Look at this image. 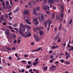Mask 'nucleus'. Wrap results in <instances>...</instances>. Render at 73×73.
Instances as JSON below:
<instances>
[{"instance_id": "nucleus-1", "label": "nucleus", "mask_w": 73, "mask_h": 73, "mask_svg": "<svg viewBox=\"0 0 73 73\" xmlns=\"http://www.w3.org/2000/svg\"><path fill=\"white\" fill-rule=\"evenodd\" d=\"M70 40H69V43L67 44V48H69L68 49L69 50H70V51H71V50H73V46H70Z\"/></svg>"}, {"instance_id": "nucleus-2", "label": "nucleus", "mask_w": 73, "mask_h": 73, "mask_svg": "<svg viewBox=\"0 0 73 73\" xmlns=\"http://www.w3.org/2000/svg\"><path fill=\"white\" fill-rule=\"evenodd\" d=\"M44 14H41V19H40V21L42 22V21H43L44 20Z\"/></svg>"}, {"instance_id": "nucleus-3", "label": "nucleus", "mask_w": 73, "mask_h": 73, "mask_svg": "<svg viewBox=\"0 0 73 73\" xmlns=\"http://www.w3.org/2000/svg\"><path fill=\"white\" fill-rule=\"evenodd\" d=\"M47 23L48 24V25L50 26L51 24H52V21L50 19H48L47 20Z\"/></svg>"}, {"instance_id": "nucleus-4", "label": "nucleus", "mask_w": 73, "mask_h": 73, "mask_svg": "<svg viewBox=\"0 0 73 73\" xmlns=\"http://www.w3.org/2000/svg\"><path fill=\"white\" fill-rule=\"evenodd\" d=\"M29 13V10H26L24 12V14H25V15H27Z\"/></svg>"}, {"instance_id": "nucleus-5", "label": "nucleus", "mask_w": 73, "mask_h": 73, "mask_svg": "<svg viewBox=\"0 0 73 73\" xmlns=\"http://www.w3.org/2000/svg\"><path fill=\"white\" fill-rule=\"evenodd\" d=\"M6 32L5 34L6 35L8 36V35H10V33H9V30H6Z\"/></svg>"}, {"instance_id": "nucleus-6", "label": "nucleus", "mask_w": 73, "mask_h": 73, "mask_svg": "<svg viewBox=\"0 0 73 73\" xmlns=\"http://www.w3.org/2000/svg\"><path fill=\"white\" fill-rule=\"evenodd\" d=\"M59 37L60 36H59V35H57L55 36L54 40L55 41H56L59 38Z\"/></svg>"}, {"instance_id": "nucleus-7", "label": "nucleus", "mask_w": 73, "mask_h": 73, "mask_svg": "<svg viewBox=\"0 0 73 73\" xmlns=\"http://www.w3.org/2000/svg\"><path fill=\"white\" fill-rule=\"evenodd\" d=\"M31 36V33H30L29 34H27L25 36V38H27V37H28Z\"/></svg>"}, {"instance_id": "nucleus-8", "label": "nucleus", "mask_w": 73, "mask_h": 73, "mask_svg": "<svg viewBox=\"0 0 73 73\" xmlns=\"http://www.w3.org/2000/svg\"><path fill=\"white\" fill-rule=\"evenodd\" d=\"M48 2L49 4H53L54 3V1L53 0H48Z\"/></svg>"}, {"instance_id": "nucleus-9", "label": "nucleus", "mask_w": 73, "mask_h": 73, "mask_svg": "<svg viewBox=\"0 0 73 73\" xmlns=\"http://www.w3.org/2000/svg\"><path fill=\"white\" fill-rule=\"evenodd\" d=\"M19 11V7H18L16 9V10H15L13 12H14V13H16L17 12H18V11Z\"/></svg>"}, {"instance_id": "nucleus-10", "label": "nucleus", "mask_w": 73, "mask_h": 73, "mask_svg": "<svg viewBox=\"0 0 73 73\" xmlns=\"http://www.w3.org/2000/svg\"><path fill=\"white\" fill-rule=\"evenodd\" d=\"M55 19L57 20H60V16L58 15L56 16Z\"/></svg>"}, {"instance_id": "nucleus-11", "label": "nucleus", "mask_w": 73, "mask_h": 73, "mask_svg": "<svg viewBox=\"0 0 73 73\" xmlns=\"http://www.w3.org/2000/svg\"><path fill=\"white\" fill-rule=\"evenodd\" d=\"M39 63V62H36V63H35V62H33V65H34V66H36Z\"/></svg>"}, {"instance_id": "nucleus-12", "label": "nucleus", "mask_w": 73, "mask_h": 73, "mask_svg": "<svg viewBox=\"0 0 73 73\" xmlns=\"http://www.w3.org/2000/svg\"><path fill=\"white\" fill-rule=\"evenodd\" d=\"M25 21V22H27V24H29L30 22V21H29V19H27Z\"/></svg>"}, {"instance_id": "nucleus-13", "label": "nucleus", "mask_w": 73, "mask_h": 73, "mask_svg": "<svg viewBox=\"0 0 73 73\" xmlns=\"http://www.w3.org/2000/svg\"><path fill=\"white\" fill-rule=\"evenodd\" d=\"M43 27H38L37 28V29L38 31H40V30H41V29H42Z\"/></svg>"}, {"instance_id": "nucleus-14", "label": "nucleus", "mask_w": 73, "mask_h": 73, "mask_svg": "<svg viewBox=\"0 0 73 73\" xmlns=\"http://www.w3.org/2000/svg\"><path fill=\"white\" fill-rule=\"evenodd\" d=\"M44 34V32L43 31H40L39 32V35L40 36H42Z\"/></svg>"}, {"instance_id": "nucleus-15", "label": "nucleus", "mask_w": 73, "mask_h": 73, "mask_svg": "<svg viewBox=\"0 0 73 73\" xmlns=\"http://www.w3.org/2000/svg\"><path fill=\"white\" fill-rule=\"evenodd\" d=\"M33 14L34 15H36V16H37V13H36V9H35L34 10V12L33 13Z\"/></svg>"}, {"instance_id": "nucleus-16", "label": "nucleus", "mask_w": 73, "mask_h": 73, "mask_svg": "<svg viewBox=\"0 0 73 73\" xmlns=\"http://www.w3.org/2000/svg\"><path fill=\"white\" fill-rule=\"evenodd\" d=\"M44 25L45 27H47V22L46 21H45L44 22Z\"/></svg>"}, {"instance_id": "nucleus-17", "label": "nucleus", "mask_w": 73, "mask_h": 73, "mask_svg": "<svg viewBox=\"0 0 73 73\" xmlns=\"http://www.w3.org/2000/svg\"><path fill=\"white\" fill-rule=\"evenodd\" d=\"M54 17H55V14L54 13H52V19H54Z\"/></svg>"}, {"instance_id": "nucleus-18", "label": "nucleus", "mask_w": 73, "mask_h": 73, "mask_svg": "<svg viewBox=\"0 0 73 73\" xmlns=\"http://www.w3.org/2000/svg\"><path fill=\"white\" fill-rule=\"evenodd\" d=\"M64 16V13H60V17L61 18H63V16Z\"/></svg>"}, {"instance_id": "nucleus-19", "label": "nucleus", "mask_w": 73, "mask_h": 73, "mask_svg": "<svg viewBox=\"0 0 73 73\" xmlns=\"http://www.w3.org/2000/svg\"><path fill=\"white\" fill-rule=\"evenodd\" d=\"M6 5L7 6H8V5H9V2L8 1H6Z\"/></svg>"}, {"instance_id": "nucleus-20", "label": "nucleus", "mask_w": 73, "mask_h": 73, "mask_svg": "<svg viewBox=\"0 0 73 73\" xmlns=\"http://www.w3.org/2000/svg\"><path fill=\"white\" fill-rule=\"evenodd\" d=\"M33 21H35V22H36V21H38V19H37V18H35L34 19H33Z\"/></svg>"}, {"instance_id": "nucleus-21", "label": "nucleus", "mask_w": 73, "mask_h": 73, "mask_svg": "<svg viewBox=\"0 0 73 73\" xmlns=\"http://www.w3.org/2000/svg\"><path fill=\"white\" fill-rule=\"evenodd\" d=\"M4 18V15H2L0 18V19L1 20H3V18Z\"/></svg>"}, {"instance_id": "nucleus-22", "label": "nucleus", "mask_w": 73, "mask_h": 73, "mask_svg": "<svg viewBox=\"0 0 73 73\" xmlns=\"http://www.w3.org/2000/svg\"><path fill=\"white\" fill-rule=\"evenodd\" d=\"M62 26V24H60V26H59L58 29L59 30H60L61 29V27Z\"/></svg>"}, {"instance_id": "nucleus-23", "label": "nucleus", "mask_w": 73, "mask_h": 73, "mask_svg": "<svg viewBox=\"0 0 73 73\" xmlns=\"http://www.w3.org/2000/svg\"><path fill=\"white\" fill-rule=\"evenodd\" d=\"M34 37L35 38V39L36 38H38V36L35 35H34Z\"/></svg>"}, {"instance_id": "nucleus-24", "label": "nucleus", "mask_w": 73, "mask_h": 73, "mask_svg": "<svg viewBox=\"0 0 73 73\" xmlns=\"http://www.w3.org/2000/svg\"><path fill=\"white\" fill-rule=\"evenodd\" d=\"M34 23H35V25H38V21H36L35 22H33Z\"/></svg>"}, {"instance_id": "nucleus-25", "label": "nucleus", "mask_w": 73, "mask_h": 73, "mask_svg": "<svg viewBox=\"0 0 73 73\" xmlns=\"http://www.w3.org/2000/svg\"><path fill=\"white\" fill-rule=\"evenodd\" d=\"M18 24L17 23H15L13 25V27L15 28V27H16L17 26Z\"/></svg>"}, {"instance_id": "nucleus-26", "label": "nucleus", "mask_w": 73, "mask_h": 73, "mask_svg": "<svg viewBox=\"0 0 73 73\" xmlns=\"http://www.w3.org/2000/svg\"><path fill=\"white\" fill-rule=\"evenodd\" d=\"M43 9L45 11H46L47 10V9L46 8V6H45L44 7H43Z\"/></svg>"}, {"instance_id": "nucleus-27", "label": "nucleus", "mask_w": 73, "mask_h": 73, "mask_svg": "<svg viewBox=\"0 0 73 73\" xmlns=\"http://www.w3.org/2000/svg\"><path fill=\"white\" fill-rule=\"evenodd\" d=\"M8 27L9 28V29L11 30V29H13V28H12V27H11V26H8Z\"/></svg>"}, {"instance_id": "nucleus-28", "label": "nucleus", "mask_w": 73, "mask_h": 73, "mask_svg": "<svg viewBox=\"0 0 73 73\" xmlns=\"http://www.w3.org/2000/svg\"><path fill=\"white\" fill-rule=\"evenodd\" d=\"M21 62H22L23 64H24V63L25 64H26V61L25 60H22L21 61Z\"/></svg>"}, {"instance_id": "nucleus-29", "label": "nucleus", "mask_w": 73, "mask_h": 73, "mask_svg": "<svg viewBox=\"0 0 73 73\" xmlns=\"http://www.w3.org/2000/svg\"><path fill=\"white\" fill-rule=\"evenodd\" d=\"M36 11H39L40 10V7L39 6H38L36 8Z\"/></svg>"}, {"instance_id": "nucleus-30", "label": "nucleus", "mask_w": 73, "mask_h": 73, "mask_svg": "<svg viewBox=\"0 0 73 73\" xmlns=\"http://www.w3.org/2000/svg\"><path fill=\"white\" fill-rule=\"evenodd\" d=\"M11 7H12L11 6H9L7 7V8L8 9H9L11 8Z\"/></svg>"}, {"instance_id": "nucleus-31", "label": "nucleus", "mask_w": 73, "mask_h": 73, "mask_svg": "<svg viewBox=\"0 0 73 73\" xmlns=\"http://www.w3.org/2000/svg\"><path fill=\"white\" fill-rule=\"evenodd\" d=\"M66 64H70V62H68L67 61V60H66Z\"/></svg>"}, {"instance_id": "nucleus-32", "label": "nucleus", "mask_w": 73, "mask_h": 73, "mask_svg": "<svg viewBox=\"0 0 73 73\" xmlns=\"http://www.w3.org/2000/svg\"><path fill=\"white\" fill-rule=\"evenodd\" d=\"M6 49L7 50H9V51H10V50H11V48H9V47H7L6 48Z\"/></svg>"}, {"instance_id": "nucleus-33", "label": "nucleus", "mask_w": 73, "mask_h": 73, "mask_svg": "<svg viewBox=\"0 0 73 73\" xmlns=\"http://www.w3.org/2000/svg\"><path fill=\"white\" fill-rule=\"evenodd\" d=\"M27 68L28 69L30 68H31V65L29 64V65H27Z\"/></svg>"}, {"instance_id": "nucleus-34", "label": "nucleus", "mask_w": 73, "mask_h": 73, "mask_svg": "<svg viewBox=\"0 0 73 73\" xmlns=\"http://www.w3.org/2000/svg\"><path fill=\"white\" fill-rule=\"evenodd\" d=\"M46 7L48 9H49V5H46Z\"/></svg>"}, {"instance_id": "nucleus-35", "label": "nucleus", "mask_w": 73, "mask_h": 73, "mask_svg": "<svg viewBox=\"0 0 73 73\" xmlns=\"http://www.w3.org/2000/svg\"><path fill=\"white\" fill-rule=\"evenodd\" d=\"M59 20H60V23H61V22H62L63 21V19L62 18H60Z\"/></svg>"}, {"instance_id": "nucleus-36", "label": "nucleus", "mask_w": 73, "mask_h": 73, "mask_svg": "<svg viewBox=\"0 0 73 73\" xmlns=\"http://www.w3.org/2000/svg\"><path fill=\"white\" fill-rule=\"evenodd\" d=\"M55 48H56V46H52V49H54Z\"/></svg>"}, {"instance_id": "nucleus-37", "label": "nucleus", "mask_w": 73, "mask_h": 73, "mask_svg": "<svg viewBox=\"0 0 73 73\" xmlns=\"http://www.w3.org/2000/svg\"><path fill=\"white\" fill-rule=\"evenodd\" d=\"M35 40L36 41L38 42V41H39L40 40V39H38V38H36V39H35Z\"/></svg>"}, {"instance_id": "nucleus-38", "label": "nucleus", "mask_w": 73, "mask_h": 73, "mask_svg": "<svg viewBox=\"0 0 73 73\" xmlns=\"http://www.w3.org/2000/svg\"><path fill=\"white\" fill-rule=\"evenodd\" d=\"M22 26H23V23H21L20 24V28H22Z\"/></svg>"}, {"instance_id": "nucleus-39", "label": "nucleus", "mask_w": 73, "mask_h": 73, "mask_svg": "<svg viewBox=\"0 0 73 73\" xmlns=\"http://www.w3.org/2000/svg\"><path fill=\"white\" fill-rule=\"evenodd\" d=\"M51 68H54V69L56 68V67L55 66L52 65L51 66Z\"/></svg>"}, {"instance_id": "nucleus-40", "label": "nucleus", "mask_w": 73, "mask_h": 73, "mask_svg": "<svg viewBox=\"0 0 73 73\" xmlns=\"http://www.w3.org/2000/svg\"><path fill=\"white\" fill-rule=\"evenodd\" d=\"M18 44H19L20 42V39H18Z\"/></svg>"}, {"instance_id": "nucleus-41", "label": "nucleus", "mask_w": 73, "mask_h": 73, "mask_svg": "<svg viewBox=\"0 0 73 73\" xmlns=\"http://www.w3.org/2000/svg\"><path fill=\"white\" fill-rule=\"evenodd\" d=\"M9 60H11L12 58L11 56H9Z\"/></svg>"}, {"instance_id": "nucleus-42", "label": "nucleus", "mask_w": 73, "mask_h": 73, "mask_svg": "<svg viewBox=\"0 0 73 73\" xmlns=\"http://www.w3.org/2000/svg\"><path fill=\"white\" fill-rule=\"evenodd\" d=\"M61 42V38H59L58 39V42Z\"/></svg>"}, {"instance_id": "nucleus-43", "label": "nucleus", "mask_w": 73, "mask_h": 73, "mask_svg": "<svg viewBox=\"0 0 73 73\" xmlns=\"http://www.w3.org/2000/svg\"><path fill=\"white\" fill-rule=\"evenodd\" d=\"M54 59L53 58L50 61V63H52V62L53 61V60H54Z\"/></svg>"}, {"instance_id": "nucleus-44", "label": "nucleus", "mask_w": 73, "mask_h": 73, "mask_svg": "<svg viewBox=\"0 0 73 73\" xmlns=\"http://www.w3.org/2000/svg\"><path fill=\"white\" fill-rule=\"evenodd\" d=\"M13 38H15L16 37V36L15 35V34H13Z\"/></svg>"}, {"instance_id": "nucleus-45", "label": "nucleus", "mask_w": 73, "mask_h": 73, "mask_svg": "<svg viewBox=\"0 0 73 73\" xmlns=\"http://www.w3.org/2000/svg\"><path fill=\"white\" fill-rule=\"evenodd\" d=\"M50 26H49L48 25V27L47 28V31H49V29L50 28Z\"/></svg>"}, {"instance_id": "nucleus-46", "label": "nucleus", "mask_w": 73, "mask_h": 73, "mask_svg": "<svg viewBox=\"0 0 73 73\" xmlns=\"http://www.w3.org/2000/svg\"><path fill=\"white\" fill-rule=\"evenodd\" d=\"M56 7L55 6H54L52 7V8L53 9H54V10H56Z\"/></svg>"}, {"instance_id": "nucleus-47", "label": "nucleus", "mask_w": 73, "mask_h": 73, "mask_svg": "<svg viewBox=\"0 0 73 73\" xmlns=\"http://www.w3.org/2000/svg\"><path fill=\"white\" fill-rule=\"evenodd\" d=\"M47 69H48V67H46L44 69V70L46 71V70H47Z\"/></svg>"}, {"instance_id": "nucleus-48", "label": "nucleus", "mask_w": 73, "mask_h": 73, "mask_svg": "<svg viewBox=\"0 0 73 73\" xmlns=\"http://www.w3.org/2000/svg\"><path fill=\"white\" fill-rule=\"evenodd\" d=\"M41 49V47H39L37 49L38 51V50H40Z\"/></svg>"}, {"instance_id": "nucleus-49", "label": "nucleus", "mask_w": 73, "mask_h": 73, "mask_svg": "<svg viewBox=\"0 0 73 73\" xmlns=\"http://www.w3.org/2000/svg\"><path fill=\"white\" fill-rule=\"evenodd\" d=\"M38 61V58H37L35 59V62H37Z\"/></svg>"}, {"instance_id": "nucleus-50", "label": "nucleus", "mask_w": 73, "mask_h": 73, "mask_svg": "<svg viewBox=\"0 0 73 73\" xmlns=\"http://www.w3.org/2000/svg\"><path fill=\"white\" fill-rule=\"evenodd\" d=\"M22 31L23 32H25V28H22Z\"/></svg>"}, {"instance_id": "nucleus-51", "label": "nucleus", "mask_w": 73, "mask_h": 73, "mask_svg": "<svg viewBox=\"0 0 73 73\" xmlns=\"http://www.w3.org/2000/svg\"><path fill=\"white\" fill-rule=\"evenodd\" d=\"M50 58H51V59H52V58H53V55H51L50 56Z\"/></svg>"}, {"instance_id": "nucleus-52", "label": "nucleus", "mask_w": 73, "mask_h": 73, "mask_svg": "<svg viewBox=\"0 0 73 73\" xmlns=\"http://www.w3.org/2000/svg\"><path fill=\"white\" fill-rule=\"evenodd\" d=\"M10 4L11 5H13V3L12 2V1H10Z\"/></svg>"}, {"instance_id": "nucleus-53", "label": "nucleus", "mask_w": 73, "mask_h": 73, "mask_svg": "<svg viewBox=\"0 0 73 73\" xmlns=\"http://www.w3.org/2000/svg\"><path fill=\"white\" fill-rule=\"evenodd\" d=\"M66 42L64 43V44H63L64 46V47H65V46H66Z\"/></svg>"}, {"instance_id": "nucleus-54", "label": "nucleus", "mask_w": 73, "mask_h": 73, "mask_svg": "<svg viewBox=\"0 0 73 73\" xmlns=\"http://www.w3.org/2000/svg\"><path fill=\"white\" fill-rule=\"evenodd\" d=\"M53 52V51L52 50H50L49 51V53H52Z\"/></svg>"}, {"instance_id": "nucleus-55", "label": "nucleus", "mask_w": 73, "mask_h": 73, "mask_svg": "<svg viewBox=\"0 0 73 73\" xmlns=\"http://www.w3.org/2000/svg\"><path fill=\"white\" fill-rule=\"evenodd\" d=\"M72 19H71L70 21V24H71V23H72Z\"/></svg>"}, {"instance_id": "nucleus-56", "label": "nucleus", "mask_w": 73, "mask_h": 73, "mask_svg": "<svg viewBox=\"0 0 73 73\" xmlns=\"http://www.w3.org/2000/svg\"><path fill=\"white\" fill-rule=\"evenodd\" d=\"M31 2H30L28 3V5H29V6H30V5H31Z\"/></svg>"}, {"instance_id": "nucleus-57", "label": "nucleus", "mask_w": 73, "mask_h": 73, "mask_svg": "<svg viewBox=\"0 0 73 73\" xmlns=\"http://www.w3.org/2000/svg\"><path fill=\"white\" fill-rule=\"evenodd\" d=\"M16 42H17V40H14L13 42L14 44H15V43H16Z\"/></svg>"}, {"instance_id": "nucleus-58", "label": "nucleus", "mask_w": 73, "mask_h": 73, "mask_svg": "<svg viewBox=\"0 0 73 73\" xmlns=\"http://www.w3.org/2000/svg\"><path fill=\"white\" fill-rule=\"evenodd\" d=\"M26 27L27 28H29L30 27L28 25H26Z\"/></svg>"}, {"instance_id": "nucleus-59", "label": "nucleus", "mask_w": 73, "mask_h": 73, "mask_svg": "<svg viewBox=\"0 0 73 73\" xmlns=\"http://www.w3.org/2000/svg\"><path fill=\"white\" fill-rule=\"evenodd\" d=\"M22 36L23 37H25V35L24 34H23Z\"/></svg>"}, {"instance_id": "nucleus-60", "label": "nucleus", "mask_w": 73, "mask_h": 73, "mask_svg": "<svg viewBox=\"0 0 73 73\" xmlns=\"http://www.w3.org/2000/svg\"><path fill=\"white\" fill-rule=\"evenodd\" d=\"M5 2L3 1L2 3V5L3 6H5V4H4Z\"/></svg>"}, {"instance_id": "nucleus-61", "label": "nucleus", "mask_w": 73, "mask_h": 73, "mask_svg": "<svg viewBox=\"0 0 73 73\" xmlns=\"http://www.w3.org/2000/svg\"><path fill=\"white\" fill-rule=\"evenodd\" d=\"M61 63H63L64 62V60L62 59H61Z\"/></svg>"}, {"instance_id": "nucleus-62", "label": "nucleus", "mask_w": 73, "mask_h": 73, "mask_svg": "<svg viewBox=\"0 0 73 73\" xmlns=\"http://www.w3.org/2000/svg\"><path fill=\"white\" fill-rule=\"evenodd\" d=\"M16 49L15 48L13 47L12 48V50H15Z\"/></svg>"}, {"instance_id": "nucleus-63", "label": "nucleus", "mask_w": 73, "mask_h": 73, "mask_svg": "<svg viewBox=\"0 0 73 73\" xmlns=\"http://www.w3.org/2000/svg\"><path fill=\"white\" fill-rule=\"evenodd\" d=\"M46 13L47 15H49V11H47L46 12Z\"/></svg>"}, {"instance_id": "nucleus-64", "label": "nucleus", "mask_w": 73, "mask_h": 73, "mask_svg": "<svg viewBox=\"0 0 73 73\" xmlns=\"http://www.w3.org/2000/svg\"><path fill=\"white\" fill-rule=\"evenodd\" d=\"M5 17H6V18H8V15L7 14H5Z\"/></svg>"}]
</instances>
